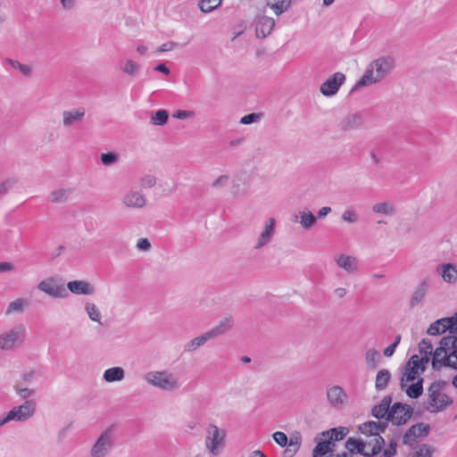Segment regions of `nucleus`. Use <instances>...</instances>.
<instances>
[{"label":"nucleus","instance_id":"1","mask_svg":"<svg viewBox=\"0 0 457 457\" xmlns=\"http://www.w3.org/2000/svg\"><path fill=\"white\" fill-rule=\"evenodd\" d=\"M395 67V60L391 55H382L370 62L362 77L355 83L353 91L359 90L383 81Z\"/></svg>","mask_w":457,"mask_h":457},{"label":"nucleus","instance_id":"2","mask_svg":"<svg viewBox=\"0 0 457 457\" xmlns=\"http://www.w3.org/2000/svg\"><path fill=\"white\" fill-rule=\"evenodd\" d=\"M15 395L23 402L13 406L9 411L13 422L24 423L32 420L37 411V390L32 387L13 386Z\"/></svg>","mask_w":457,"mask_h":457},{"label":"nucleus","instance_id":"3","mask_svg":"<svg viewBox=\"0 0 457 457\" xmlns=\"http://www.w3.org/2000/svg\"><path fill=\"white\" fill-rule=\"evenodd\" d=\"M448 383L436 380L427 388L424 408L429 413H439L453 405V399L447 394Z\"/></svg>","mask_w":457,"mask_h":457},{"label":"nucleus","instance_id":"4","mask_svg":"<svg viewBox=\"0 0 457 457\" xmlns=\"http://www.w3.org/2000/svg\"><path fill=\"white\" fill-rule=\"evenodd\" d=\"M143 380L151 387L166 393H174L182 386L180 378L168 369L151 370L144 373Z\"/></svg>","mask_w":457,"mask_h":457},{"label":"nucleus","instance_id":"5","mask_svg":"<svg viewBox=\"0 0 457 457\" xmlns=\"http://www.w3.org/2000/svg\"><path fill=\"white\" fill-rule=\"evenodd\" d=\"M434 369L447 366L454 369L457 366V336L449 335L440 341V345L434 351L432 358Z\"/></svg>","mask_w":457,"mask_h":457},{"label":"nucleus","instance_id":"6","mask_svg":"<svg viewBox=\"0 0 457 457\" xmlns=\"http://www.w3.org/2000/svg\"><path fill=\"white\" fill-rule=\"evenodd\" d=\"M27 328L24 324H16L0 331V352L10 353L21 348L25 343Z\"/></svg>","mask_w":457,"mask_h":457},{"label":"nucleus","instance_id":"7","mask_svg":"<svg viewBox=\"0 0 457 457\" xmlns=\"http://www.w3.org/2000/svg\"><path fill=\"white\" fill-rule=\"evenodd\" d=\"M116 443V427L110 425L103 429L89 449L90 457H108Z\"/></svg>","mask_w":457,"mask_h":457},{"label":"nucleus","instance_id":"8","mask_svg":"<svg viewBox=\"0 0 457 457\" xmlns=\"http://www.w3.org/2000/svg\"><path fill=\"white\" fill-rule=\"evenodd\" d=\"M227 432L216 424L211 423L206 428L204 448L212 457L220 455L226 447Z\"/></svg>","mask_w":457,"mask_h":457},{"label":"nucleus","instance_id":"9","mask_svg":"<svg viewBox=\"0 0 457 457\" xmlns=\"http://www.w3.org/2000/svg\"><path fill=\"white\" fill-rule=\"evenodd\" d=\"M426 365L427 364L420 362L416 355H412L403 369L400 386H404L406 383L414 382L419 378H422L420 375L425 370Z\"/></svg>","mask_w":457,"mask_h":457},{"label":"nucleus","instance_id":"10","mask_svg":"<svg viewBox=\"0 0 457 457\" xmlns=\"http://www.w3.org/2000/svg\"><path fill=\"white\" fill-rule=\"evenodd\" d=\"M120 203L127 209L142 210L147 205V198L140 190L130 188L122 195Z\"/></svg>","mask_w":457,"mask_h":457},{"label":"nucleus","instance_id":"11","mask_svg":"<svg viewBox=\"0 0 457 457\" xmlns=\"http://www.w3.org/2000/svg\"><path fill=\"white\" fill-rule=\"evenodd\" d=\"M37 289L54 299L66 298L68 292L62 284H59L54 277L46 278L37 284Z\"/></svg>","mask_w":457,"mask_h":457},{"label":"nucleus","instance_id":"12","mask_svg":"<svg viewBox=\"0 0 457 457\" xmlns=\"http://www.w3.org/2000/svg\"><path fill=\"white\" fill-rule=\"evenodd\" d=\"M275 226L276 220L274 218H268L264 221L260 234L254 240L253 250L259 251L271 243L276 233Z\"/></svg>","mask_w":457,"mask_h":457},{"label":"nucleus","instance_id":"13","mask_svg":"<svg viewBox=\"0 0 457 457\" xmlns=\"http://www.w3.org/2000/svg\"><path fill=\"white\" fill-rule=\"evenodd\" d=\"M333 261L347 275H354L360 270V262L356 256L338 253L333 256Z\"/></svg>","mask_w":457,"mask_h":457},{"label":"nucleus","instance_id":"14","mask_svg":"<svg viewBox=\"0 0 457 457\" xmlns=\"http://www.w3.org/2000/svg\"><path fill=\"white\" fill-rule=\"evenodd\" d=\"M449 330L450 335H453L457 331V312L448 318H443L433 322L427 330L430 336H437Z\"/></svg>","mask_w":457,"mask_h":457},{"label":"nucleus","instance_id":"15","mask_svg":"<svg viewBox=\"0 0 457 457\" xmlns=\"http://www.w3.org/2000/svg\"><path fill=\"white\" fill-rule=\"evenodd\" d=\"M345 81V75L342 72H336L328 77L320 87V91L324 96H335Z\"/></svg>","mask_w":457,"mask_h":457},{"label":"nucleus","instance_id":"16","mask_svg":"<svg viewBox=\"0 0 457 457\" xmlns=\"http://www.w3.org/2000/svg\"><path fill=\"white\" fill-rule=\"evenodd\" d=\"M412 408L410 405L395 403L390 408L388 420L395 425L404 424L411 416Z\"/></svg>","mask_w":457,"mask_h":457},{"label":"nucleus","instance_id":"17","mask_svg":"<svg viewBox=\"0 0 457 457\" xmlns=\"http://www.w3.org/2000/svg\"><path fill=\"white\" fill-rule=\"evenodd\" d=\"M326 395L329 404L336 409L343 408L348 400V395L345 391L337 385L330 386L327 390Z\"/></svg>","mask_w":457,"mask_h":457},{"label":"nucleus","instance_id":"18","mask_svg":"<svg viewBox=\"0 0 457 457\" xmlns=\"http://www.w3.org/2000/svg\"><path fill=\"white\" fill-rule=\"evenodd\" d=\"M362 444L361 454L365 456L377 455L385 443L380 435L361 438Z\"/></svg>","mask_w":457,"mask_h":457},{"label":"nucleus","instance_id":"19","mask_svg":"<svg viewBox=\"0 0 457 457\" xmlns=\"http://www.w3.org/2000/svg\"><path fill=\"white\" fill-rule=\"evenodd\" d=\"M86 111L84 108H73L63 111L62 113V126L65 129H71L79 125L84 120Z\"/></svg>","mask_w":457,"mask_h":457},{"label":"nucleus","instance_id":"20","mask_svg":"<svg viewBox=\"0 0 457 457\" xmlns=\"http://www.w3.org/2000/svg\"><path fill=\"white\" fill-rule=\"evenodd\" d=\"M255 34L257 37L264 38L269 36L274 29V19L259 13L255 18Z\"/></svg>","mask_w":457,"mask_h":457},{"label":"nucleus","instance_id":"21","mask_svg":"<svg viewBox=\"0 0 457 457\" xmlns=\"http://www.w3.org/2000/svg\"><path fill=\"white\" fill-rule=\"evenodd\" d=\"M292 221L299 223L303 229L310 230L316 225L317 217L309 209L303 208L293 214Z\"/></svg>","mask_w":457,"mask_h":457},{"label":"nucleus","instance_id":"22","mask_svg":"<svg viewBox=\"0 0 457 457\" xmlns=\"http://www.w3.org/2000/svg\"><path fill=\"white\" fill-rule=\"evenodd\" d=\"M67 289L77 295H93L96 293V287L83 279L69 281L67 283Z\"/></svg>","mask_w":457,"mask_h":457},{"label":"nucleus","instance_id":"23","mask_svg":"<svg viewBox=\"0 0 457 457\" xmlns=\"http://www.w3.org/2000/svg\"><path fill=\"white\" fill-rule=\"evenodd\" d=\"M428 431L429 427L428 425H425L423 423L413 425L407 430V432L403 436V442L405 445H411L419 438L426 436Z\"/></svg>","mask_w":457,"mask_h":457},{"label":"nucleus","instance_id":"24","mask_svg":"<svg viewBox=\"0 0 457 457\" xmlns=\"http://www.w3.org/2000/svg\"><path fill=\"white\" fill-rule=\"evenodd\" d=\"M119 70L127 77L135 78L142 70V65L131 57H125L119 62Z\"/></svg>","mask_w":457,"mask_h":457},{"label":"nucleus","instance_id":"25","mask_svg":"<svg viewBox=\"0 0 457 457\" xmlns=\"http://www.w3.org/2000/svg\"><path fill=\"white\" fill-rule=\"evenodd\" d=\"M234 326L235 322L233 318L231 316H226L222 318L216 326L208 330V332L213 339L232 330Z\"/></svg>","mask_w":457,"mask_h":457},{"label":"nucleus","instance_id":"26","mask_svg":"<svg viewBox=\"0 0 457 457\" xmlns=\"http://www.w3.org/2000/svg\"><path fill=\"white\" fill-rule=\"evenodd\" d=\"M363 117L359 112L346 115L340 122V128L344 131L356 130L362 127Z\"/></svg>","mask_w":457,"mask_h":457},{"label":"nucleus","instance_id":"27","mask_svg":"<svg viewBox=\"0 0 457 457\" xmlns=\"http://www.w3.org/2000/svg\"><path fill=\"white\" fill-rule=\"evenodd\" d=\"M371 210L374 214L386 217H393L397 212L395 204L391 200L378 202L372 205Z\"/></svg>","mask_w":457,"mask_h":457},{"label":"nucleus","instance_id":"28","mask_svg":"<svg viewBox=\"0 0 457 457\" xmlns=\"http://www.w3.org/2000/svg\"><path fill=\"white\" fill-rule=\"evenodd\" d=\"M430 287V280L429 278H424L418 284L417 287L415 288L410 303L411 306H416L420 303L423 301L426 295L428 294Z\"/></svg>","mask_w":457,"mask_h":457},{"label":"nucleus","instance_id":"29","mask_svg":"<svg viewBox=\"0 0 457 457\" xmlns=\"http://www.w3.org/2000/svg\"><path fill=\"white\" fill-rule=\"evenodd\" d=\"M436 272L442 279L447 283H455L457 281V268L452 263H443L436 267Z\"/></svg>","mask_w":457,"mask_h":457},{"label":"nucleus","instance_id":"30","mask_svg":"<svg viewBox=\"0 0 457 457\" xmlns=\"http://www.w3.org/2000/svg\"><path fill=\"white\" fill-rule=\"evenodd\" d=\"M29 306V301L27 298L18 297L11 301L5 310V315L21 314Z\"/></svg>","mask_w":457,"mask_h":457},{"label":"nucleus","instance_id":"31","mask_svg":"<svg viewBox=\"0 0 457 457\" xmlns=\"http://www.w3.org/2000/svg\"><path fill=\"white\" fill-rule=\"evenodd\" d=\"M71 194V187H59L50 192L47 198L52 204H64L70 199Z\"/></svg>","mask_w":457,"mask_h":457},{"label":"nucleus","instance_id":"32","mask_svg":"<svg viewBox=\"0 0 457 457\" xmlns=\"http://www.w3.org/2000/svg\"><path fill=\"white\" fill-rule=\"evenodd\" d=\"M211 339H212V337H211V334L208 331H206V332L203 333L202 335L197 336V337L192 338L191 340L187 341L184 345V351L186 353H193V352L196 351L198 348H200L201 346H203L204 345H205Z\"/></svg>","mask_w":457,"mask_h":457},{"label":"nucleus","instance_id":"33","mask_svg":"<svg viewBox=\"0 0 457 457\" xmlns=\"http://www.w3.org/2000/svg\"><path fill=\"white\" fill-rule=\"evenodd\" d=\"M84 310L91 321L99 326L104 325L102 312L95 303L87 301L84 304Z\"/></svg>","mask_w":457,"mask_h":457},{"label":"nucleus","instance_id":"34","mask_svg":"<svg viewBox=\"0 0 457 457\" xmlns=\"http://www.w3.org/2000/svg\"><path fill=\"white\" fill-rule=\"evenodd\" d=\"M402 390L411 399L419 398L423 393V378L417 381L406 383V386H401Z\"/></svg>","mask_w":457,"mask_h":457},{"label":"nucleus","instance_id":"35","mask_svg":"<svg viewBox=\"0 0 457 457\" xmlns=\"http://www.w3.org/2000/svg\"><path fill=\"white\" fill-rule=\"evenodd\" d=\"M125 378V370L121 367H112L104 371L103 379L107 383L120 382Z\"/></svg>","mask_w":457,"mask_h":457},{"label":"nucleus","instance_id":"36","mask_svg":"<svg viewBox=\"0 0 457 457\" xmlns=\"http://www.w3.org/2000/svg\"><path fill=\"white\" fill-rule=\"evenodd\" d=\"M420 354H415L420 362L428 364L431 355H434L433 345L428 339H423L419 345Z\"/></svg>","mask_w":457,"mask_h":457},{"label":"nucleus","instance_id":"37","mask_svg":"<svg viewBox=\"0 0 457 457\" xmlns=\"http://www.w3.org/2000/svg\"><path fill=\"white\" fill-rule=\"evenodd\" d=\"M302 436L300 433L295 432L290 435L287 439V448L284 452L285 457H293L299 450L301 446Z\"/></svg>","mask_w":457,"mask_h":457},{"label":"nucleus","instance_id":"38","mask_svg":"<svg viewBox=\"0 0 457 457\" xmlns=\"http://www.w3.org/2000/svg\"><path fill=\"white\" fill-rule=\"evenodd\" d=\"M385 427L375 421L365 422L359 427V430L364 437L373 436L375 435H380L381 431H384Z\"/></svg>","mask_w":457,"mask_h":457},{"label":"nucleus","instance_id":"39","mask_svg":"<svg viewBox=\"0 0 457 457\" xmlns=\"http://www.w3.org/2000/svg\"><path fill=\"white\" fill-rule=\"evenodd\" d=\"M391 401L392 400L389 396L384 397L378 405H375L373 407L372 414L378 419H382L385 418L386 416L388 418Z\"/></svg>","mask_w":457,"mask_h":457},{"label":"nucleus","instance_id":"40","mask_svg":"<svg viewBox=\"0 0 457 457\" xmlns=\"http://www.w3.org/2000/svg\"><path fill=\"white\" fill-rule=\"evenodd\" d=\"M345 224L354 225L360 222L361 217L359 212L353 206L346 207L340 217Z\"/></svg>","mask_w":457,"mask_h":457},{"label":"nucleus","instance_id":"41","mask_svg":"<svg viewBox=\"0 0 457 457\" xmlns=\"http://www.w3.org/2000/svg\"><path fill=\"white\" fill-rule=\"evenodd\" d=\"M335 446V443L331 440H325L323 442L318 443L316 447L313 450V457H321V456H328L333 454V447Z\"/></svg>","mask_w":457,"mask_h":457},{"label":"nucleus","instance_id":"42","mask_svg":"<svg viewBox=\"0 0 457 457\" xmlns=\"http://www.w3.org/2000/svg\"><path fill=\"white\" fill-rule=\"evenodd\" d=\"M7 62L9 65L18 71L22 76L26 78H30L33 73V67L30 64L22 63L14 59H8Z\"/></svg>","mask_w":457,"mask_h":457},{"label":"nucleus","instance_id":"43","mask_svg":"<svg viewBox=\"0 0 457 457\" xmlns=\"http://www.w3.org/2000/svg\"><path fill=\"white\" fill-rule=\"evenodd\" d=\"M291 0H268L267 5L276 15H280L290 7Z\"/></svg>","mask_w":457,"mask_h":457},{"label":"nucleus","instance_id":"44","mask_svg":"<svg viewBox=\"0 0 457 457\" xmlns=\"http://www.w3.org/2000/svg\"><path fill=\"white\" fill-rule=\"evenodd\" d=\"M381 361V355L376 349H368L365 353V361L369 368L375 370L378 368Z\"/></svg>","mask_w":457,"mask_h":457},{"label":"nucleus","instance_id":"45","mask_svg":"<svg viewBox=\"0 0 457 457\" xmlns=\"http://www.w3.org/2000/svg\"><path fill=\"white\" fill-rule=\"evenodd\" d=\"M391 378V373L389 370L383 369L380 370L376 376L375 380V387L377 390L381 391L384 390Z\"/></svg>","mask_w":457,"mask_h":457},{"label":"nucleus","instance_id":"46","mask_svg":"<svg viewBox=\"0 0 457 457\" xmlns=\"http://www.w3.org/2000/svg\"><path fill=\"white\" fill-rule=\"evenodd\" d=\"M247 187L245 182L234 180L230 187V194L235 198H240L246 195Z\"/></svg>","mask_w":457,"mask_h":457},{"label":"nucleus","instance_id":"47","mask_svg":"<svg viewBox=\"0 0 457 457\" xmlns=\"http://www.w3.org/2000/svg\"><path fill=\"white\" fill-rule=\"evenodd\" d=\"M221 4L222 0H200L198 6L201 12L208 13L220 7Z\"/></svg>","mask_w":457,"mask_h":457},{"label":"nucleus","instance_id":"48","mask_svg":"<svg viewBox=\"0 0 457 457\" xmlns=\"http://www.w3.org/2000/svg\"><path fill=\"white\" fill-rule=\"evenodd\" d=\"M169 118V112L166 110H158L154 115L151 117V123L156 126L166 124Z\"/></svg>","mask_w":457,"mask_h":457},{"label":"nucleus","instance_id":"49","mask_svg":"<svg viewBox=\"0 0 457 457\" xmlns=\"http://www.w3.org/2000/svg\"><path fill=\"white\" fill-rule=\"evenodd\" d=\"M120 155L115 152L103 153L100 155V160L103 165L111 166L119 162Z\"/></svg>","mask_w":457,"mask_h":457},{"label":"nucleus","instance_id":"50","mask_svg":"<svg viewBox=\"0 0 457 457\" xmlns=\"http://www.w3.org/2000/svg\"><path fill=\"white\" fill-rule=\"evenodd\" d=\"M433 451L431 446L422 445L415 452L410 453L408 457H432Z\"/></svg>","mask_w":457,"mask_h":457},{"label":"nucleus","instance_id":"51","mask_svg":"<svg viewBox=\"0 0 457 457\" xmlns=\"http://www.w3.org/2000/svg\"><path fill=\"white\" fill-rule=\"evenodd\" d=\"M345 448L351 453H361L362 449V444L361 439H355V438H348L345 443Z\"/></svg>","mask_w":457,"mask_h":457},{"label":"nucleus","instance_id":"52","mask_svg":"<svg viewBox=\"0 0 457 457\" xmlns=\"http://www.w3.org/2000/svg\"><path fill=\"white\" fill-rule=\"evenodd\" d=\"M229 182V176L222 174L218 176L211 184L212 188L215 190H220L225 188Z\"/></svg>","mask_w":457,"mask_h":457},{"label":"nucleus","instance_id":"53","mask_svg":"<svg viewBox=\"0 0 457 457\" xmlns=\"http://www.w3.org/2000/svg\"><path fill=\"white\" fill-rule=\"evenodd\" d=\"M35 377L36 372L34 370L26 371L21 375V380L17 381L13 386L21 385L23 387H29L28 385L34 380Z\"/></svg>","mask_w":457,"mask_h":457},{"label":"nucleus","instance_id":"54","mask_svg":"<svg viewBox=\"0 0 457 457\" xmlns=\"http://www.w3.org/2000/svg\"><path fill=\"white\" fill-rule=\"evenodd\" d=\"M345 434V428H332L327 432V435L329 436L328 440H331L333 443L334 441L343 439Z\"/></svg>","mask_w":457,"mask_h":457},{"label":"nucleus","instance_id":"55","mask_svg":"<svg viewBox=\"0 0 457 457\" xmlns=\"http://www.w3.org/2000/svg\"><path fill=\"white\" fill-rule=\"evenodd\" d=\"M157 179L154 175H145L140 179V186L145 189H150L156 185Z\"/></svg>","mask_w":457,"mask_h":457},{"label":"nucleus","instance_id":"56","mask_svg":"<svg viewBox=\"0 0 457 457\" xmlns=\"http://www.w3.org/2000/svg\"><path fill=\"white\" fill-rule=\"evenodd\" d=\"M272 437L279 446H287L288 437L284 432L277 431L272 435Z\"/></svg>","mask_w":457,"mask_h":457},{"label":"nucleus","instance_id":"57","mask_svg":"<svg viewBox=\"0 0 457 457\" xmlns=\"http://www.w3.org/2000/svg\"><path fill=\"white\" fill-rule=\"evenodd\" d=\"M260 118H261L260 114L253 112V113L243 116L240 119V123L244 124V125H249L252 123L258 122L260 120Z\"/></svg>","mask_w":457,"mask_h":457},{"label":"nucleus","instance_id":"58","mask_svg":"<svg viewBox=\"0 0 457 457\" xmlns=\"http://www.w3.org/2000/svg\"><path fill=\"white\" fill-rule=\"evenodd\" d=\"M136 247L140 252L147 253L151 250L152 245L147 238H140L137 241Z\"/></svg>","mask_w":457,"mask_h":457},{"label":"nucleus","instance_id":"59","mask_svg":"<svg viewBox=\"0 0 457 457\" xmlns=\"http://www.w3.org/2000/svg\"><path fill=\"white\" fill-rule=\"evenodd\" d=\"M195 115L194 111L191 110H179L173 112L172 117L179 120H187Z\"/></svg>","mask_w":457,"mask_h":457},{"label":"nucleus","instance_id":"60","mask_svg":"<svg viewBox=\"0 0 457 457\" xmlns=\"http://www.w3.org/2000/svg\"><path fill=\"white\" fill-rule=\"evenodd\" d=\"M179 46V44L174 41H168L161 45L157 49L156 53H164V52H170L174 50L176 47Z\"/></svg>","mask_w":457,"mask_h":457},{"label":"nucleus","instance_id":"61","mask_svg":"<svg viewBox=\"0 0 457 457\" xmlns=\"http://www.w3.org/2000/svg\"><path fill=\"white\" fill-rule=\"evenodd\" d=\"M78 0H59L61 8L64 11L70 12L75 9Z\"/></svg>","mask_w":457,"mask_h":457},{"label":"nucleus","instance_id":"62","mask_svg":"<svg viewBox=\"0 0 457 457\" xmlns=\"http://www.w3.org/2000/svg\"><path fill=\"white\" fill-rule=\"evenodd\" d=\"M396 446H397L396 442L392 440L389 443L388 447L384 450L383 456L384 457H393L396 453Z\"/></svg>","mask_w":457,"mask_h":457},{"label":"nucleus","instance_id":"63","mask_svg":"<svg viewBox=\"0 0 457 457\" xmlns=\"http://www.w3.org/2000/svg\"><path fill=\"white\" fill-rule=\"evenodd\" d=\"M14 270V265L9 262H0V273L9 272Z\"/></svg>","mask_w":457,"mask_h":457},{"label":"nucleus","instance_id":"64","mask_svg":"<svg viewBox=\"0 0 457 457\" xmlns=\"http://www.w3.org/2000/svg\"><path fill=\"white\" fill-rule=\"evenodd\" d=\"M148 51H149V47L146 45H145V44H138L136 46V52L140 56H146L147 54H148Z\"/></svg>","mask_w":457,"mask_h":457}]
</instances>
